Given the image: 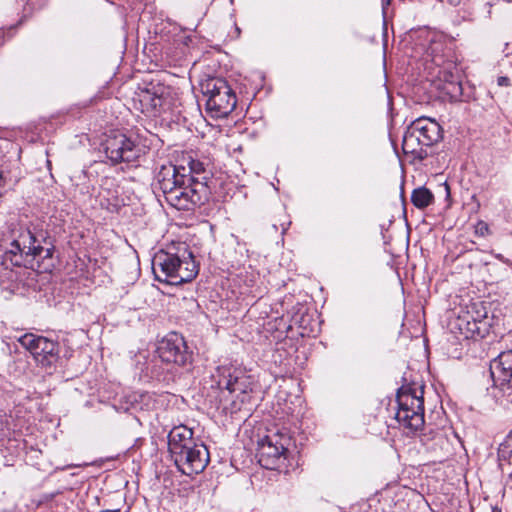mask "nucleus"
Masks as SVG:
<instances>
[{"label":"nucleus","mask_w":512,"mask_h":512,"mask_svg":"<svg viewBox=\"0 0 512 512\" xmlns=\"http://www.w3.org/2000/svg\"><path fill=\"white\" fill-rule=\"evenodd\" d=\"M174 164H162L155 175V188L159 189L167 204L177 210L193 211L207 203L211 196V187L207 182L185 178Z\"/></svg>","instance_id":"f257e3e1"},{"label":"nucleus","mask_w":512,"mask_h":512,"mask_svg":"<svg viewBox=\"0 0 512 512\" xmlns=\"http://www.w3.org/2000/svg\"><path fill=\"white\" fill-rule=\"evenodd\" d=\"M155 279L170 285L192 281L198 274V265L185 243L179 244L176 252L160 250L152 259Z\"/></svg>","instance_id":"f03ea898"},{"label":"nucleus","mask_w":512,"mask_h":512,"mask_svg":"<svg viewBox=\"0 0 512 512\" xmlns=\"http://www.w3.org/2000/svg\"><path fill=\"white\" fill-rule=\"evenodd\" d=\"M395 419L401 427L414 434L424 426V400L421 386L405 385L398 389Z\"/></svg>","instance_id":"7ed1b4c3"},{"label":"nucleus","mask_w":512,"mask_h":512,"mask_svg":"<svg viewBox=\"0 0 512 512\" xmlns=\"http://www.w3.org/2000/svg\"><path fill=\"white\" fill-rule=\"evenodd\" d=\"M206 97V111L212 118L227 117L236 107L237 98L228 84L220 77H210L201 84Z\"/></svg>","instance_id":"20e7f679"},{"label":"nucleus","mask_w":512,"mask_h":512,"mask_svg":"<svg viewBox=\"0 0 512 512\" xmlns=\"http://www.w3.org/2000/svg\"><path fill=\"white\" fill-rule=\"evenodd\" d=\"M11 243L8 252L15 257L11 261L15 265H21V259L25 256L35 257H50L51 252L49 248L42 246L44 235L42 231H37L35 228L19 226L11 231Z\"/></svg>","instance_id":"39448f33"},{"label":"nucleus","mask_w":512,"mask_h":512,"mask_svg":"<svg viewBox=\"0 0 512 512\" xmlns=\"http://www.w3.org/2000/svg\"><path fill=\"white\" fill-rule=\"evenodd\" d=\"M291 438L287 433L276 432L266 435L258 443L259 464L268 470L282 471L287 468L286 460Z\"/></svg>","instance_id":"423d86ee"},{"label":"nucleus","mask_w":512,"mask_h":512,"mask_svg":"<svg viewBox=\"0 0 512 512\" xmlns=\"http://www.w3.org/2000/svg\"><path fill=\"white\" fill-rule=\"evenodd\" d=\"M18 342L42 368H52L60 359V345L53 339L34 333H25L18 338Z\"/></svg>","instance_id":"0eeeda50"},{"label":"nucleus","mask_w":512,"mask_h":512,"mask_svg":"<svg viewBox=\"0 0 512 512\" xmlns=\"http://www.w3.org/2000/svg\"><path fill=\"white\" fill-rule=\"evenodd\" d=\"M218 386L230 393H237L242 403L249 400V393L253 390L254 378L246 368L234 364L222 365L217 369Z\"/></svg>","instance_id":"6e6552de"},{"label":"nucleus","mask_w":512,"mask_h":512,"mask_svg":"<svg viewBox=\"0 0 512 512\" xmlns=\"http://www.w3.org/2000/svg\"><path fill=\"white\" fill-rule=\"evenodd\" d=\"M460 333L465 338H484L489 332L487 310L482 302H471L466 305L457 319Z\"/></svg>","instance_id":"1a4fd4ad"},{"label":"nucleus","mask_w":512,"mask_h":512,"mask_svg":"<svg viewBox=\"0 0 512 512\" xmlns=\"http://www.w3.org/2000/svg\"><path fill=\"white\" fill-rule=\"evenodd\" d=\"M104 151L112 164L134 162L141 154L139 145L130 137L120 132L108 135L104 143Z\"/></svg>","instance_id":"9d476101"},{"label":"nucleus","mask_w":512,"mask_h":512,"mask_svg":"<svg viewBox=\"0 0 512 512\" xmlns=\"http://www.w3.org/2000/svg\"><path fill=\"white\" fill-rule=\"evenodd\" d=\"M178 470L191 476L201 473L210 461L209 451L203 443L194 442L172 456Z\"/></svg>","instance_id":"9b49d317"},{"label":"nucleus","mask_w":512,"mask_h":512,"mask_svg":"<svg viewBox=\"0 0 512 512\" xmlns=\"http://www.w3.org/2000/svg\"><path fill=\"white\" fill-rule=\"evenodd\" d=\"M157 354L162 362L180 367L191 360L184 337L176 332L167 334L158 343Z\"/></svg>","instance_id":"f8f14e48"},{"label":"nucleus","mask_w":512,"mask_h":512,"mask_svg":"<svg viewBox=\"0 0 512 512\" xmlns=\"http://www.w3.org/2000/svg\"><path fill=\"white\" fill-rule=\"evenodd\" d=\"M134 108L149 117H158L168 108V100L164 97V88L155 87L140 89L133 98Z\"/></svg>","instance_id":"ddd939ff"},{"label":"nucleus","mask_w":512,"mask_h":512,"mask_svg":"<svg viewBox=\"0 0 512 512\" xmlns=\"http://www.w3.org/2000/svg\"><path fill=\"white\" fill-rule=\"evenodd\" d=\"M494 385L504 390L512 388V350L501 352L490 366Z\"/></svg>","instance_id":"4468645a"},{"label":"nucleus","mask_w":512,"mask_h":512,"mask_svg":"<svg viewBox=\"0 0 512 512\" xmlns=\"http://www.w3.org/2000/svg\"><path fill=\"white\" fill-rule=\"evenodd\" d=\"M411 127L416 136L420 138V143L425 147L431 146L442 138V128L433 119L418 118L411 124Z\"/></svg>","instance_id":"2eb2a0df"},{"label":"nucleus","mask_w":512,"mask_h":512,"mask_svg":"<svg viewBox=\"0 0 512 512\" xmlns=\"http://www.w3.org/2000/svg\"><path fill=\"white\" fill-rule=\"evenodd\" d=\"M174 167L180 172L183 171L185 178H192L193 181L207 182L209 184V172L206 170L204 162L194 159L191 155L183 157V161Z\"/></svg>","instance_id":"dca6fc26"},{"label":"nucleus","mask_w":512,"mask_h":512,"mask_svg":"<svg viewBox=\"0 0 512 512\" xmlns=\"http://www.w3.org/2000/svg\"><path fill=\"white\" fill-rule=\"evenodd\" d=\"M194 442L192 429L184 425L174 427L168 435V448L171 457Z\"/></svg>","instance_id":"f3484780"},{"label":"nucleus","mask_w":512,"mask_h":512,"mask_svg":"<svg viewBox=\"0 0 512 512\" xmlns=\"http://www.w3.org/2000/svg\"><path fill=\"white\" fill-rule=\"evenodd\" d=\"M425 145L420 143V138L416 136L415 131L410 126L407 132L404 134L402 141V149L405 154H411L415 159L423 160L427 153L423 149Z\"/></svg>","instance_id":"a211bd4d"},{"label":"nucleus","mask_w":512,"mask_h":512,"mask_svg":"<svg viewBox=\"0 0 512 512\" xmlns=\"http://www.w3.org/2000/svg\"><path fill=\"white\" fill-rule=\"evenodd\" d=\"M411 202L418 209H425L434 202L433 193L426 187H418L412 191Z\"/></svg>","instance_id":"6ab92c4d"},{"label":"nucleus","mask_w":512,"mask_h":512,"mask_svg":"<svg viewBox=\"0 0 512 512\" xmlns=\"http://www.w3.org/2000/svg\"><path fill=\"white\" fill-rule=\"evenodd\" d=\"M475 234L478 235V236H482V237L486 236V235H489L490 234V228H489L488 223H486L483 220H479L475 224Z\"/></svg>","instance_id":"aec40b11"},{"label":"nucleus","mask_w":512,"mask_h":512,"mask_svg":"<svg viewBox=\"0 0 512 512\" xmlns=\"http://www.w3.org/2000/svg\"><path fill=\"white\" fill-rule=\"evenodd\" d=\"M497 82H498L499 86H509L510 85V79L508 77H504V76L498 77Z\"/></svg>","instance_id":"412c9836"},{"label":"nucleus","mask_w":512,"mask_h":512,"mask_svg":"<svg viewBox=\"0 0 512 512\" xmlns=\"http://www.w3.org/2000/svg\"><path fill=\"white\" fill-rule=\"evenodd\" d=\"M390 4V0H382V6L383 8H385L386 6H388Z\"/></svg>","instance_id":"4be33fe9"},{"label":"nucleus","mask_w":512,"mask_h":512,"mask_svg":"<svg viewBox=\"0 0 512 512\" xmlns=\"http://www.w3.org/2000/svg\"><path fill=\"white\" fill-rule=\"evenodd\" d=\"M100 512H119V510H103V511H100Z\"/></svg>","instance_id":"5701e85b"},{"label":"nucleus","mask_w":512,"mask_h":512,"mask_svg":"<svg viewBox=\"0 0 512 512\" xmlns=\"http://www.w3.org/2000/svg\"><path fill=\"white\" fill-rule=\"evenodd\" d=\"M493 512H501V511H500V510H496V509H494V510H493Z\"/></svg>","instance_id":"b1692460"},{"label":"nucleus","mask_w":512,"mask_h":512,"mask_svg":"<svg viewBox=\"0 0 512 512\" xmlns=\"http://www.w3.org/2000/svg\"><path fill=\"white\" fill-rule=\"evenodd\" d=\"M453 2H455V0H450V3H453Z\"/></svg>","instance_id":"393cba45"},{"label":"nucleus","mask_w":512,"mask_h":512,"mask_svg":"<svg viewBox=\"0 0 512 512\" xmlns=\"http://www.w3.org/2000/svg\"><path fill=\"white\" fill-rule=\"evenodd\" d=\"M453 2H455V0H450V3H453Z\"/></svg>","instance_id":"a878e982"},{"label":"nucleus","mask_w":512,"mask_h":512,"mask_svg":"<svg viewBox=\"0 0 512 512\" xmlns=\"http://www.w3.org/2000/svg\"><path fill=\"white\" fill-rule=\"evenodd\" d=\"M453 2H455V0H450V3H453Z\"/></svg>","instance_id":"bb28decb"},{"label":"nucleus","mask_w":512,"mask_h":512,"mask_svg":"<svg viewBox=\"0 0 512 512\" xmlns=\"http://www.w3.org/2000/svg\"><path fill=\"white\" fill-rule=\"evenodd\" d=\"M510 477L512 478V473L510 474Z\"/></svg>","instance_id":"cd10ccee"}]
</instances>
